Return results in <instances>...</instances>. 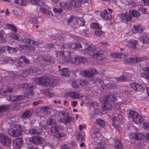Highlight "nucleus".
I'll use <instances>...</instances> for the list:
<instances>
[{"mask_svg":"<svg viewBox=\"0 0 149 149\" xmlns=\"http://www.w3.org/2000/svg\"><path fill=\"white\" fill-rule=\"evenodd\" d=\"M124 45H127V46L130 48L135 49L136 48V46L137 45L138 42V41L134 39H130L128 42L127 40H125L123 43Z\"/></svg>","mask_w":149,"mask_h":149,"instance_id":"ddd939ff","label":"nucleus"},{"mask_svg":"<svg viewBox=\"0 0 149 149\" xmlns=\"http://www.w3.org/2000/svg\"><path fill=\"white\" fill-rule=\"evenodd\" d=\"M47 124L49 125H53L56 123L55 120L52 118H49L47 120Z\"/></svg>","mask_w":149,"mask_h":149,"instance_id":"6e6d98bb","label":"nucleus"},{"mask_svg":"<svg viewBox=\"0 0 149 149\" xmlns=\"http://www.w3.org/2000/svg\"><path fill=\"white\" fill-rule=\"evenodd\" d=\"M31 68H27L25 69L23 71V72L25 74L27 75H31Z\"/></svg>","mask_w":149,"mask_h":149,"instance_id":"052dcab7","label":"nucleus"},{"mask_svg":"<svg viewBox=\"0 0 149 149\" xmlns=\"http://www.w3.org/2000/svg\"><path fill=\"white\" fill-rule=\"evenodd\" d=\"M102 99L104 103L102 109L104 110H111L113 107L112 104L117 100L116 97L110 95L103 96L102 97Z\"/></svg>","mask_w":149,"mask_h":149,"instance_id":"f257e3e1","label":"nucleus"},{"mask_svg":"<svg viewBox=\"0 0 149 149\" xmlns=\"http://www.w3.org/2000/svg\"><path fill=\"white\" fill-rule=\"evenodd\" d=\"M62 47L64 49H75L81 48L82 45L78 43H66L63 45Z\"/></svg>","mask_w":149,"mask_h":149,"instance_id":"9b49d317","label":"nucleus"},{"mask_svg":"<svg viewBox=\"0 0 149 149\" xmlns=\"http://www.w3.org/2000/svg\"><path fill=\"white\" fill-rule=\"evenodd\" d=\"M91 27L94 29L100 30L102 28V26L98 22L93 23L91 24Z\"/></svg>","mask_w":149,"mask_h":149,"instance_id":"f704fd0d","label":"nucleus"},{"mask_svg":"<svg viewBox=\"0 0 149 149\" xmlns=\"http://www.w3.org/2000/svg\"><path fill=\"white\" fill-rule=\"evenodd\" d=\"M22 139L20 138H16L13 141V146L19 149L22 145Z\"/></svg>","mask_w":149,"mask_h":149,"instance_id":"aec40b11","label":"nucleus"},{"mask_svg":"<svg viewBox=\"0 0 149 149\" xmlns=\"http://www.w3.org/2000/svg\"><path fill=\"white\" fill-rule=\"evenodd\" d=\"M71 3L72 6L74 7H80L76 0H72Z\"/></svg>","mask_w":149,"mask_h":149,"instance_id":"4d7b16f0","label":"nucleus"},{"mask_svg":"<svg viewBox=\"0 0 149 149\" xmlns=\"http://www.w3.org/2000/svg\"><path fill=\"white\" fill-rule=\"evenodd\" d=\"M0 142L1 144L5 147H9L10 146L11 138L3 134H0Z\"/></svg>","mask_w":149,"mask_h":149,"instance_id":"0eeeda50","label":"nucleus"},{"mask_svg":"<svg viewBox=\"0 0 149 149\" xmlns=\"http://www.w3.org/2000/svg\"><path fill=\"white\" fill-rule=\"evenodd\" d=\"M130 15L131 14L132 16L133 17H138L141 15L140 13L136 10H133L130 11Z\"/></svg>","mask_w":149,"mask_h":149,"instance_id":"37998d69","label":"nucleus"},{"mask_svg":"<svg viewBox=\"0 0 149 149\" xmlns=\"http://www.w3.org/2000/svg\"><path fill=\"white\" fill-rule=\"evenodd\" d=\"M95 33L96 36L99 37L104 34V33L102 31L95 30Z\"/></svg>","mask_w":149,"mask_h":149,"instance_id":"0e129e2a","label":"nucleus"},{"mask_svg":"<svg viewBox=\"0 0 149 149\" xmlns=\"http://www.w3.org/2000/svg\"><path fill=\"white\" fill-rule=\"evenodd\" d=\"M132 31L134 33H141L142 32V29L139 25H135L134 26Z\"/></svg>","mask_w":149,"mask_h":149,"instance_id":"7c9ffc66","label":"nucleus"},{"mask_svg":"<svg viewBox=\"0 0 149 149\" xmlns=\"http://www.w3.org/2000/svg\"><path fill=\"white\" fill-rule=\"evenodd\" d=\"M133 136L135 139L140 141L143 139L144 138V134L141 133L136 132L134 134Z\"/></svg>","mask_w":149,"mask_h":149,"instance_id":"cd10ccee","label":"nucleus"},{"mask_svg":"<svg viewBox=\"0 0 149 149\" xmlns=\"http://www.w3.org/2000/svg\"><path fill=\"white\" fill-rule=\"evenodd\" d=\"M50 131L52 133L54 134H54H55V133H56L58 132V130L57 128V127L56 126L52 127L51 128Z\"/></svg>","mask_w":149,"mask_h":149,"instance_id":"5fc2aeb1","label":"nucleus"},{"mask_svg":"<svg viewBox=\"0 0 149 149\" xmlns=\"http://www.w3.org/2000/svg\"><path fill=\"white\" fill-rule=\"evenodd\" d=\"M29 132L31 134H37L38 135H40L41 134V132L38 131V130L34 128L30 130L29 131Z\"/></svg>","mask_w":149,"mask_h":149,"instance_id":"a18cd8bd","label":"nucleus"},{"mask_svg":"<svg viewBox=\"0 0 149 149\" xmlns=\"http://www.w3.org/2000/svg\"><path fill=\"white\" fill-rule=\"evenodd\" d=\"M119 17L123 22L130 21L132 19V16L128 13H121L119 15Z\"/></svg>","mask_w":149,"mask_h":149,"instance_id":"f8f14e48","label":"nucleus"},{"mask_svg":"<svg viewBox=\"0 0 149 149\" xmlns=\"http://www.w3.org/2000/svg\"><path fill=\"white\" fill-rule=\"evenodd\" d=\"M98 71L95 68H91L90 70H84L81 72V74L85 77L93 78L95 77V74L98 73Z\"/></svg>","mask_w":149,"mask_h":149,"instance_id":"6e6552de","label":"nucleus"},{"mask_svg":"<svg viewBox=\"0 0 149 149\" xmlns=\"http://www.w3.org/2000/svg\"><path fill=\"white\" fill-rule=\"evenodd\" d=\"M140 40L144 44L149 43V35L144 34L140 38Z\"/></svg>","mask_w":149,"mask_h":149,"instance_id":"4be33fe9","label":"nucleus"},{"mask_svg":"<svg viewBox=\"0 0 149 149\" xmlns=\"http://www.w3.org/2000/svg\"><path fill=\"white\" fill-rule=\"evenodd\" d=\"M117 118L116 116H114L112 118L113 126L117 129H118L119 128V122L117 119Z\"/></svg>","mask_w":149,"mask_h":149,"instance_id":"2f4dec72","label":"nucleus"},{"mask_svg":"<svg viewBox=\"0 0 149 149\" xmlns=\"http://www.w3.org/2000/svg\"><path fill=\"white\" fill-rule=\"evenodd\" d=\"M117 81L119 82H123L127 80V78L125 76L122 75L121 76L116 78Z\"/></svg>","mask_w":149,"mask_h":149,"instance_id":"8fccbe9b","label":"nucleus"},{"mask_svg":"<svg viewBox=\"0 0 149 149\" xmlns=\"http://www.w3.org/2000/svg\"><path fill=\"white\" fill-rule=\"evenodd\" d=\"M56 55L57 57H63L65 55L64 51H56Z\"/></svg>","mask_w":149,"mask_h":149,"instance_id":"603ef678","label":"nucleus"},{"mask_svg":"<svg viewBox=\"0 0 149 149\" xmlns=\"http://www.w3.org/2000/svg\"><path fill=\"white\" fill-rule=\"evenodd\" d=\"M74 120V118L73 117L68 115L65 118H61L60 121L61 123H63L64 125H65L70 122H72Z\"/></svg>","mask_w":149,"mask_h":149,"instance_id":"6ab92c4d","label":"nucleus"},{"mask_svg":"<svg viewBox=\"0 0 149 149\" xmlns=\"http://www.w3.org/2000/svg\"><path fill=\"white\" fill-rule=\"evenodd\" d=\"M60 6L62 8L65 9H67L68 10H71V7L70 4L65 1H62L60 3Z\"/></svg>","mask_w":149,"mask_h":149,"instance_id":"c756f323","label":"nucleus"},{"mask_svg":"<svg viewBox=\"0 0 149 149\" xmlns=\"http://www.w3.org/2000/svg\"><path fill=\"white\" fill-rule=\"evenodd\" d=\"M24 98V96L22 95H11L7 97L6 99L7 100L11 102H17L21 101Z\"/></svg>","mask_w":149,"mask_h":149,"instance_id":"2eb2a0df","label":"nucleus"},{"mask_svg":"<svg viewBox=\"0 0 149 149\" xmlns=\"http://www.w3.org/2000/svg\"><path fill=\"white\" fill-rule=\"evenodd\" d=\"M8 133L10 135L16 137L20 136L22 134V131L20 129L17 130L10 129L8 130Z\"/></svg>","mask_w":149,"mask_h":149,"instance_id":"dca6fc26","label":"nucleus"},{"mask_svg":"<svg viewBox=\"0 0 149 149\" xmlns=\"http://www.w3.org/2000/svg\"><path fill=\"white\" fill-rule=\"evenodd\" d=\"M15 85V84H13L12 86L13 87L11 86V85H10V88L7 87V89H6L5 90H0V95H2L4 96H6L9 93H11L13 91V89L14 88V87Z\"/></svg>","mask_w":149,"mask_h":149,"instance_id":"a211bd4d","label":"nucleus"},{"mask_svg":"<svg viewBox=\"0 0 149 149\" xmlns=\"http://www.w3.org/2000/svg\"><path fill=\"white\" fill-rule=\"evenodd\" d=\"M65 95L67 98H70L72 100L82 99L83 98V96L75 91L66 92Z\"/></svg>","mask_w":149,"mask_h":149,"instance_id":"1a4fd4ad","label":"nucleus"},{"mask_svg":"<svg viewBox=\"0 0 149 149\" xmlns=\"http://www.w3.org/2000/svg\"><path fill=\"white\" fill-rule=\"evenodd\" d=\"M45 94L46 96L49 97H53L54 95V93L50 92L48 90H47L45 92Z\"/></svg>","mask_w":149,"mask_h":149,"instance_id":"680f3d73","label":"nucleus"},{"mask_svg":"<svg viewBox=\"0 0 149 149\" xmlns=\"http://www.w3.org/2000/svg\"><path fill=\"white\" fill-rule=\"evenodd\" d=\"M110 56L116 58H121L123 56V55L122 54L118 53H111L110 54Z\"/></svg>","mask_w":149,"mask_h":149,"instance_id":"58836bf2","label":"nucleus"},{"mask_svg":"<svg viewBox=\"0 0 149 149\" xmlns=\"http://www.w3.org/2000/svg\"><path fill=\"white\" fill-rule=\"evenodd\" d=\"M60 74L64 76L67 77L70 74V72L67 68H63L59 70Z\"/></svg>","mask_w":149,"mask_h":149,"instance_id":"bb28decb","label":"nucleus"},{"mask_svg":"<svg viewBox=\"0 0 149 149\" xmlns=\"http://www.w3.org/2000/svg\"><path fill=\"white\" fill-rule=\"evenodd\" d=\"M30 141L36 144H41L44 141V139L40 136H33L29 139Z\"/></svg>","mask_w":149,"mask_h":149,"instance_id":"4468645a","label":"nucleus"},{"mask_svg":"<svg viewBox=\"0 0 149 149\" xmlns=\"http://www.w3.org/2000/svg\"><path fill=\"white\" fill-rule=\"evenodd\" d=\"M31 75L35 76L37 74V72L38 71L37 67H31Z\"/></svg>","mask_w":149,"mask_h":149,"instance_id":"79ce46f5","label":"nucleus"},{"mask_svg":"<svg viewBox=\"0 0 149 149\" xmlns=\"http://www.w3.org/2000/svg\"><path fill=\"white\" fill-rule=\"evenodd\" d=\"M131 87L136 91H142L143 90V88L139 84L136 82H132L130 84Z\"/></svg>","mask_w":149,"mask_h":149,"instance_id":"f3484780","label":"nucleus"},{"mask_svg":"<svg viewBox=\"0 0 149 149\" xmlns=\"http://www.w3.org/2000/svg\"><path fill=\"white\" fill-rule=\"evenodd\" d=\"M39 10L42 13L48 15V17L53 16V14L52 13L45 8H40Z\"/></svg>","mask_w":149,"mask_h":149,"instance_id":"393cba45","label":"nucleus"},{"mask_svg":"<svg viewBox=\"0 0 149 149\" xmlns=\"http://www.w3.org/2000/svg\"><path fill=\"white\" fill-rule=\"evenodd\" d=\"M114 143L115 148L117 149H120L122 148L123 144L120 141L116 139L114 141Z\"/></svg>","mask_w":149,"mask_h":149,"instance_id":"72a5a7b5","label":"nucleus"},{"mask_svg":"<svg viewBox=\"0 0 149 149\" xmlns=\"http://www.w3.org/2000/svg\"><path fill=\"white\" fill-rule=\"evenodd\" d=\"M32 113L30 110H27L24 111L22 114L21 116V118L22 119H24L26 118H28L31 117L32 116Z\"/></svg>","mask_w":149,"mask_h":149,"instance_id":"5701e85b","label":"nucleus"},{"mask_svg":"<svg viewBox=\"0 0 149 149\" xmlns=\"http://www.w3.org/2000/svg\"><path fill=\"white\" fill-rule=\"evenodd\" d=\"M19 59H20L22 60L23 62L26 64H29L30 63L29 60L24 56H20Z\"/></svg>","mask_w":149,"mask_h":149,"instance_id":"13d9d810","label":"nucleus"},{"mask_svg":"<svg viewBox=\"0 0 149 149\" xmlns=\"http://www.w3.org/2000/svg\"><path fill=\"white\" fill-rule=\"evenodd\" d=\"M129 118H131L134 123L140 124L143 122V118L139 115V113L134 110H131L128 113L127 115Z\"/></svg>","mask_w":149,"mask_h":149,"instance_id":"20e7f679","label":"nucleus"},{"mask_svg":"<svg viewBox=\"0 0 149 149\" xmlns=\"http://www.w3.org/2000/svg\"><path fill=\"white\" fill-rule=\"evenodd\" d=\"M20 87L21 88H22L24 90L28 88L29 84L26 83H24L21 85H20Z\"/></svg>","mask_w":149,"mask_h":149,"instance_id":"e2e57ef3","label":"nucleus"},{"mask_svg":"<svg viewBox=\"0 0 149 149\" xmlns=\"http://www.w3.org/2000/svg\"><path fill=\"white\" fill-rule=\"evenodd\" d=\"M124 61L125 63L129 65L133 64L135 63L134 58H129L126 59Z\"/></svg>","mask_w":149,"mask_h":149,"instance_id":"e433bc0d","label":"nucleus"},{"mask_svg":"<svg viewBox=\"0 0 149 149\" xmlns=\"http://www.w3.org/2000/svg\"><path fill=\"white\" fill-rule=\"evenodd\" d=\"M50 108L49 106H44L42 107L41 109L43 111V112L45 113L47 112L48 110Z\"/></svg>","mask_w":149,"mask_h":149,"instance_id":"338daca9","label":"nucleus"},{"mask_svg":"<svg viewBox=\"0 0 149 149\" xmlns=\"http://www.w3.org/2000/svg\"><path fill=\"white\" fill-rule=\"evenodd\" d=\"M28 1L32 4L38 6H43L45 5V3L42 0H27Z\"/></svg>","mask_w":149,"mask_h":149,"instance_id":"412c9836","label":"nucleus"},{"mask_svg":"<svg viewBox=\"0 0 149 149\" xmlns=\"http://www.w3.org/2000/svg\"><path fill=\"white\" fill-rule=\"evenodd\" d=\"M77 82L79 85L83 86H86L87 85V81L84 79H79L77 81Z\"/></svg>","mask_w":149,"mask_h":149,"instance_id":"09e8293b","label":"nucleus"},{"mask_svg":"<svg viewBox=\"0 0 149 149\" xmlns=\"http://www.w3.org/2000/svg\"><path fill=\"white\" fill-rule=\"evenodd\" d=\"M91 136L94 141L97 144H99L102 142L103 136L99 128H95L93 132L91 134Z\"/></svg>","mask_w":149,"mask_h":149,"instance_id":"39448f33","label":"nucleus"},{"mask_svg":"<svg viewBox=\"0 0 149 149\" xmlns=\"http://www.w3.org/2000/svg\"><path fill=\"white\" fill-rule=\"evenodd\" d=\"M75 137L77 140L79 141H83L85 140L84 136L82 134L79 133H77Z\"/></svg>","mask_w":149,"mask_h":149,"instance_id":"ea45409f","label":"nucleus"},{"mask_svg":"<svg viewBox=\"0 0 149 149\" xmlns=\"http://www.w3.org/2000/svg\"><path fill=\"white\" fill-rule=\"evenodd\" d=\"M9 37L12 39L17 41H19L21 40L19 37L18 35L17 34L12 32H11V33L9 34Z\"/></svg>","mask_w":149,"mask_h":149,"instance_id":"4c0bfd02","label":"nucleus"},{"mask_svg":"<svg viewBox=\"0 0 149 149\" xmlns=\"http://www.w3.org/2000/svg\"><path fill=\"white\" fill-rule=\"evenodd\" d=\"M95 123L100 127H104L105 125V121L101 119H96L95 120Z\"/></svg>","mask_w":149,"mask_h":149,"instance_id":"c9c22d12","label":"nucleus"},{"mask_svg":"<svg viewBox=\"0 0 149 149\" xmlns=\"http://www.w3.org/2000/svg\"><path fill=\"white\" fill-rule=\"evenodd\" d=\"M140 75L141 77L149 80V73L144 72H141L140 73Z\"/></svg>","mask_w":149,"mask_h":149,"instance_id":"864d4df0","label":"nucleus"},{"mask_svg":"<svg viewBox=\"0 0 149 149\" xmlns=\"http://www.w3.org/2000/svg\"><path fill=\"white\" fill-rule=\"evenodd\" d=\"M7 26L9 29L13 31L15 33H16L17 32V29L14 25L10 24H8Z\"/></svg>","mask_w":149,"mask_h":149,"instance_id":"49530a36","label":"nucleus"},{"mask_svg":"<svg viewBox=\"0 0 149 149\" xmlns=\"http://www.w3.org/2000/svg\"><path fill=\"white\" fill-rule=\"evenodd\" d=\"M41 58L42 61L47 63H53L54 62L52 58L47 56H43Z\"/></svg>","mask_w":149,"mask_h":149,"instance_id":"c85d7f7f","label":"nucleus"},{"mask_svg":"<svg viewBox=\"0 0 149 149\" xmlns=\"http://www.w3.org/2000/svg\"><path fill=\"white\" fill-rule=\"evenodd\" d=\"M76 65L83 64L88 62L87 59L84 57H76Z\"/></svg>","mask_w":149,"mask_h":149,"instance_id":"b1692460","label":"nucleus"},{"mask_svg":"<svg viewBox=\"0 0 149 149\" xmlns=\"http://www.w3.org/2000/svg\"><path fill=\"white\" fill-rule=\"evenodd\" d=\"M53 11L56 13H61L63 12L62 8H53Z\"/></svg>","mask_w":149,"mask_h":149,"instance_id":"bf43d9fd","label":"nucleus"},{"mask_svg":"<svg viewBox=\"0 0 149 149\" xmlns=\"http://www.w3.org/2000/svg\"><path fill=\"white\" fill-rule=\"evenodd\" d=\"M36 81L38 84L47 86L51 84L53 86H55L56 85V81L54 79H51L47 76H43L37 77Z\"/></svg>","mask_w":149,"mask_h":149,"instance_id":"7ed1b4c3","label":"nucleus"},{"mask_svg":"<svg viewBox=\"0 0 149 149\" xmlns=\"http://www.w3.org/2000/svg\"><path fill=\"white\" fill-rule=\"evenodd\" d=\"M76 57L73 58L70 57L68 58V60L67 61H66V62L68 63H71L76 65Z\"/></svg>","mask_w":149,"mask_h":149,"instance_id":"a19ab883","label":"nucleus"},{"mask_svg":"<svg viewBox=\"0 0 149 149\" xmlns=\"http://www.w3.org/2000/svg\"><path fill=\"white\" fill-rule=\"evenodd\" d=\"M34 87V85L32 84H29V87L28 88L29 91L27 92L26 94V96L28 97H30V96H32L33 95V91L32 89H31L33 88Z\"/></svg>","mask_w":149,"mask_h":149,"instance_id":"a878e982","label":"nucleus"},{"mask_svg":"<svg viewBox=\"0 0 149 149\" xmlns=\"http://www.w3.org/2000/svg\"><path fill=\"white\" fill-rule=\"evenodd\" d=\"M76 81L75 80H73L72 82V87L75 88H79V86L77 84Z\"/></svg>","mask_w":149,"mask_h":149,"instance_id":"69168bd1","label":"nucleus"},{"mask_svg":"<svg viewBox=\"0 0 149 149\" xmlns=\"http://www.w3.org/2000/svg\"><path fill=\"white\" fill-rule=\"evenodd\" d=\"M19 107L18 104L17 102L13 103L8 105H0V113L5 112L10 109H17Z\"/></svg>","mask_w":149,"mask_h":149,"instance_id":"423d86ee","label":"nucleus"},{"mask_svg":"<svg viewBox=\"0 0 149 149\" xmlns=\"http://www.w3.org/2000/svg\"><path fill=\"white\" fill-rule=\"evenodd\" d=\"M113 12L112 9L108 8L107 9H104V11H102L100 15L103 19L106 20H109L112 18L111 14Z\"/></svg>","mask_w":149,"mask_h":149,"instance_id":"9d476101","label":"nucleus"},{"mask_svg":"<svg viewBox=\"0 0 149 149\" xmlns=\"http://www.w3.org/2000/svg\"><path fill=\"white\" fill-rule=\"evenodd\" d=\"M54 136L59 139L63 137H65L67 136V134L64 132H60L58 134H54Z\"/></svg>","mask_w":149,"mask_h":149,"instance_id":"de8ad7c7","label":"nucleus"},{"mask_svg":"<svg viewBox=\"0 0 149 149\" xmlns=\"http://www.w3.org/2000/svg\"><path fill=\"white\" fill-rule=\"evenodd\" d=\"M14 2L17 5L24 6H26L28 3L26 0H14Z\"/></svg>","mask_w":149,"mask_h":149,"instance_id":"473e14b6","label":"nucleus"},{"mask_svg":"<svg viewBox=\"0 0 149 149\" xmlns=\"http://www.w3.org/2000/svg\"><path fill=\"white\" fill-rule=\"evenodd\" d=\"M61 149H71V148L68 144H65L61 145Z\"/></svg>","mask_w":149,"mask_h":149,"instance_id":"774afa93","label":"nucleus"},{"mask_svg":"<svg viewBox=\"0 0 149 149\" xmlns=\"http://www.w3.org/2000/svg\"><path fill=\"white\" fill-rule=\"evenodd\" d=\"M85 49L84 52L88 54L89 55L93 56V57L97 58L99 56L102 55V53L100 51H97L96 50V48L94 46H93L91 45H88L86 43H85L84 45Z\"/></svg>","mask_w":149,"mask_h":149,"instance_id":"f03ea898","label":"nucleus"},{"mask_svg":"<svg viewBox=\"0 0 149 149\" xmlns=\"http://www.w3.org/2000/svg\"><path fill=\"white\" fill-rule=\"evenodd\" d=\"M5 62L6 63L13 64L14 63L13 60L12 59L11 57H5L4 58Z\"/></svg>","mask_w":149,"mask_h":149,"instance_id":"3c124183","label":"nucleus"},{"mask_svg":"<svg viewBox=\"0 0 149 149\" xmlns=\"http://www.w3.org/2000/svg\"><path fill=\"white\" fill-rule=\"evenodd\" d=\"M6 47V50L9 53H15L17 51L16 49L15 48L11 47L9 46H7Z\"/></svg>","mask_w":149,"mask_h":149,"instance_id":"c03bdc74","label":"nucleus"}]
</instances>
